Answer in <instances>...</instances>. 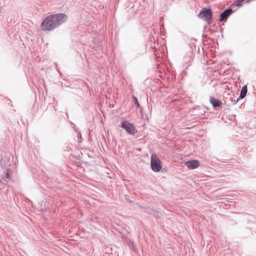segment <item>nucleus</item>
Listing matches in <instances>:
<instances>
[{
  "instance_id": "nucleus-1",
  "label": "nucleus",
  "mask_w": 256,
  "mask_h": 256,
  "mask_svg": "<svg viewBox=\"0 0 256 256\" xmlns=\"http://www.w3.org/2000/svg\"><path fill=\"white\" fill-rule=\"evenodd\" d=\"M67 20L68 16L64 13L50 14L44 18L40 26L44 31H50L57 28Z\"/></svg>"
},
{
  "instance_id": "nucleus-2",
  "label": "nucleus",
  "mask_w": 256,
  "mask_h": 256,
  "mask_svg": "<svg viewBox=\"0 0 256 256\" xmlns=\"http://www.w3.org/2000/svg\"><path fill=\"white\" fill-rule=\"evenodd\" d=\"M212 16L213 12L210 8H203L198 14V17L210 24L212 22Z\"/></svg>"
},
{
  "instance_id": "nucleus-3",
  "label": "nucleus",
  "mask_w": 256,
  "mask_h": 256,
  "mask_svg": "<svg viewBox=\"0 0 256 256\" xmlns=\"http://www.w3.org/2000/svg\"><path fill=\"white\" fill-rule=\"evenodd\" d=\"M162 162L156 154H153L150 157V167L155 172H159L162 168Z\"/></svg>"
},
{
  "instance_id": "nucleus-4",
  "label": "nucleus",
  "mask_w": 256,
  "mask_h": 256,
  "mask_svg": "<svg viewBox=\"0 0 256 256\" xmlns=\"http://www.w3.org/2000/svg\"><path fill=\"white\" fill-rule=\"evenodd\" d=\"M120 127L125 130L130 135L134 134L137 132L134 124L129 122L128 120H122L120 124Z\"/></svg>"
},
{
  "instance_id": "nucleus-5",
  "label": "nucleus",
  "mask_w": 256,
  "mask_h": 256,
  "mask_svg": "<svg viewBox=\"0 0 256 256\" xmlns=\"http://www.w3.org/2000/svg\"><path fill=\"white\" fill-rule=\"evenodd\" d=\"M234 12V10L230 8H228L222 12L218 20L219 22H226L228 18Z\"/></svg>"
},
{
  "instance_id": "nucleus-6",
  "label": "nucleus",
  "mask_w": 256,
  "mask_h": 256,
  "mask_svg": "<svg viewBox=\"0 0 256 256\" xmlns=\"http://www.w3.org/2000/svg\"><path fill=\"white\" fill-rule=\"evenodd\" d=\"M200 164V162L196 160H188L185 162V165L189 170L196 168L199 166Z\"/></svg>"
},
{
  "instance_id": "nucleus-7",
  "label": "nucleus",
  "mask_w": 256,
  "mask_h": 256,
  "mask_svg": "<svg viewBox=\"0 0 256 256\" xmlns=\"http://www.w3.org/2000/svg\"><path fill=\"white\" fill-rule=\"evenodd\" d=\"M210 102L212 106L216 110H218L222 105V102L220 100L212 96L210 98Z\"/></svg>"
},
{
  "instance_id": "nucleus-8",
  "label": "nucleus",
  "mask_w": 256,
  "mask_h": 256,
  "mask_svg": "<svg viewBox=\"0 0 256 256\" xmlns=\"http://www.w3.org/2000/svg\"><path fill=\"white\" fill-rule=\"evenodd\" d=\"M248 92V88H247V85L245 84L244 85L240 91V94L239 99H242L245 98V96L246 95Z\"/></svg>"
},
{
  "instance_id": "nucleus-9",
  "label": "nucleus",
  "mask_w": 256,
  "mask_h": 256,
  "mask_svg": "<svg viewBox=\"0 0 256 256\" xmlns=\"http://www.w3.org/2000/svg\"><path fill=\"white\" fill-rule=\"evenodd\" d=\"M132 98L134 104L136 106V108H140V112L141 113H142V108L141 107L140 104H139L137 98L134 96H132Z\"/></svg>"
},
{
  "instance_id": "nucleus-10",
  "label": "nucleus",
  "mask_w": 256,
  "mask_h": 256,
  "mask_svg": "<svg viewBox=\"0 0 256 256\" xmlns=\"http://www.w3.org/2000/svg\"><path fill=\"white\" fill-rule=\"evenodd\" d=\"M8 171H9L8 170L6 171V176L4 178V180L6 182H8L6 179H10V174Z\"/></svg>"
},
{
  "instance_id": "nucleus-11",
  "label": "nucleus",
  "mask_w": 256,
  "mask_h": 256,
  "mask_svg": "<svg viewBox=\"0 0 256 256\" xmlns=\"http://www.w3.org/2000/svg\"><path fill=\"white\" fill-rule=\"evenodd\" d=\"M240 100V99H239V97L236 100H234L232 98H230V100H231L232 104H236Z\"/></svg>"
},
{
  "instance_id": "nucleus-12",
  "label": "nucleus",
  "mask_w": 256,
  "mask_h": 256,
  "mask_svg": "<svg viewBox=\"0 0 256 256\" xmlns=\"http://www.w3.org/2000/svg\"><path fill=\"white\" fill-rule=\"evenodd\" d=\"M243 5V3L242 2H240L239 0H238L237 2L235 4V6L238 7H241Z\"/></svg>"
},
{
  "instance_id": "nucleus-13",
  "label": "nucleus",
  "mask_w": 256,
  "mask_h": 256,
  "mask_svg": "<svg viewBox=\"0 0 256 256\" xmlns=\"http://www.w3.org/2000/svg\"><path fill=\"white\" fill-rule=\"evenodd\" d=\"M5 187V184L2 182V180H0V190H3L4 188Z\"/></svg>"
},
{
  "instance_id": "nucleus-14",
  "label": "nucleus",
  "mask_w": 256,
  "mask_h": 256,
  "mask_svg": "<svg viewBox=\"0 0 256 256\" xmlns=\"http://www.w3.org/2000/svg\"><path fill=\"white\" fill-rule=\"evenodd\" d=\"M204 113H205V110H204V108H201L200 110V112L198 113V115L199 116L203 115V114H204Z\"/></svg>"
},
{
  "instance_id": "nucleus-15",
  "label": "nucleus",
  "mask_w": 256,
  "mask_h": 256,
  "mask_svg": "<svg viewBox=\"0 0 256 256\" xmlns=\"http://www.w3.org/2000/svg\"><path fill=\"white\" fill-rule=\"evenodd\" d=\"M201 107L200 106H195L194 107V109L195 110H201Z\"/></svg>"
}]
</instances>
